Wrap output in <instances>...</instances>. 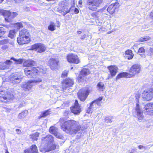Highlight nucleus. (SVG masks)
<instances>
[{
  "label": "nucleus",
  "mask_w": 153,
  "mask_h": 153,
  "mask_svg": "<svg viewBox=\"0 0 153 153\" xmlns=\"http://www.w3.org/2000/svg\"><path fill=\"white\" fill-rule=\"evenodd\" d=\"M64 121V118H62L59 122L62 129L67 133L71 134L78 133L79 137L81 136L83 131L78 122L73 120Z\"/></svg>",
  "instance_id": "obj_1"
},
{
  "label": "nucleus",
  "mask_w": 153,
  "mask_h": 153,
  "mask_svg": "<svg viewBox=\"0 0 153 153\" xmlns=\"http://www.w3.org/2000/svg\"><path fill=\"white\" fill-rule=\"evenodd\" d=\"M142 97L141 95L137 94L136 95V101L137 103H136V106L135 110L137 113V117L139 121H141L143 118L144 116L140 107L138 103L141 102L142 99L147 101H149L152 99L153 97V91L152 88L150 90H145L143 93Z\"/></svg>",
  "instance_id": "obj_2"
},
{
  "label": "nucleus",
  "mask_w": 153,
  "mask_h": 153,
  "mask_svg": "<svg viewBox=\"0 0 153 153\" xmlns=\"http://www.w3.org/2000/svg\"><path fill=\"white\" fill-rule=\"evenodd\" d=\"M29 35V32L27 29H22L20 31L19 36L17 38L18 43L20 45L29 43L30 41Z\"/></svg>",
  "instance_id": "obj_3"
},
{
  "label": "nucleus",
  "mask_w": 153,
  "mask_h": 153,
  "mask_svg": "<svg viewBox=\"0 0 153 153\" xmlns=\"http://www.w3.org/2000/svg\"><path fill=\"white\" fill-rule=\"evenodd\" d=\"M102 1L103 0H87V6L89 10L95 11Z\"/></svg>",
  "instance_id": "obj_4"
},
{
  "label": "nucleus",
  "mask_w": 153,
  "mask_h": 153,
  "mask_svg": "<svg viewBox=\"0 0 153 153\" xmlns=\"http://www.w3.org/2000/svg\"><path fill=\"white\" fill-rule=\"evenodd\" d=\"M13 96L10 92L1 91H0V101L7 102L12 98Z\"/></svg>",
  "instance_id": "obj_5"
},
{
  "label": "nucleus",
  "mask_w": 153,
  "mask_h": 153,
  "mask_svg": "<svg viewBox=\"0 0 153 153\" xmlns=\"http://www.w3.org/2000/svg\"><path fill=\"white\" fill-rule=\"evenodd\" d=\"M42 81L41 79L39 78L34 80H30L25 82L22 86V88L25 91L30 90L33 85L34 83H37Z\"/></svg>",
  "instance_id": "obj_6"
},
{
  "label": "nucleus",
  "mask_w": 153,
  "mask_h": 153,
  "mask_svg": "<svg viewBox=\"0 0 153 153\" xmlns=\"http://www.w3.org/2000/svg\"><path fill=\"white\" fill-rule=\"evenodd\" d=\"M141 70V67L138 64L133 65L129 70V72L131 77H133L135 74L139 73Z\"/></svg>",
  "instance_id": "obj_7"
},
{
  "label": "nucleus",
  "mask_w": 153,
  "mask_h": 153,
  "mask_svg": "<svg viewBox=\"0 0 153 153\" xmlns=\"http://www.w3.org/2000/svg\"><path fill=\"white\" fill-rule=\"evenodd\" d=\"M30 50L36 51L38 52L41 53L45 50L46 47L44 45L39 43L32 45L30 47Z\"/></svg>",
  "instance_id": "obj_8"
},
{
  "label": "nucleus",
  "mask_w": 153,
  "mask_h": 153,
  "mask_svg": "<svg viewBox=\"0 0 153 153\" xmlns=\"http://www.w3.org/2000/svg\"><path fill=\"white\" fill-rule=\"evenodd\" d=\"M68 61L70 63L78 64L80 62V61L77 55L75 54H70L67 56Z\"/></svg>",
  "instance_id": "obj_9"
},
{
  "label": "nucleus",
  "mask_w": 153,
  "mask_h": 153,
  "mask_svg": "<svg viewBox=\"0 0 153 153\" xmlns=\"http://www.w3.org/2000/svg\"><path fill=\"white\" fill-rule=\"evenodd\" d=\"M59 61L58 59L56 57H52L48 61V64L51 69L54 70L57 68Z\"/></svg>",
  "instance_id": "obj_10"
},
{
  "label": "nucleus",
  "mask_w": 153,
  "mask_h": 153,
  "mask_svg": "<svg viewBox=\"0 0 153 153\" xmlns=\"http://www.w3.org/2000/svg\"><path fill=\"white\" fill-rule=\"evenodd\" d=\"M74 84V81L72 79H66L64 80L62 82V88L64 90H66L68 88L72 86Z\"/></svg>",
  "instance_id": "obj_11"
},
{
  "label": "nucleus",
  "mask_w": 153,
  "mask_h": 153,
  "mask_svg": "<svg viewBox=\"0 0 153 153\" xmlns=\"http://www.w3.org/2000/svg\"><path fill=\"white\" fill-rule=\"evenodd\" d=\"M88 94V91L84 89L80 90L77 93L79 98L82 101L85 100Z\"/></svg>",
  "instance_id": "obj_12"
},
{
  "label": "nucleus",
  "mask_w": 153,
  "mask_h": 153,
  "mask_svg": "<svg viewBox=\"0 0 153 153\" xmlns=\"http://www.w3.org/2000/svg\"><path fill=\"white\" fill-rule=\"evenodd\" d=\"M144 111L146 114L150 115H153V103H149L144 107Z\"/></svg>",
  "instance_id": "obj_13"
},
{
  "label": "nucleus",
  "mask_w": 153,
  "mask_h": 153,
  "mask_svg": "<svg viewBox=\"0 0 153 153\" xmlns=\"http://www.w3.org/2000/svg\"><path fill=\"white\" fill-rule=\"evenodd\" d=\"M120 6V4L117 1L111 4L107 9V11L111 14H113L114 12L116 9L118 8Z\"/></svg>",
  "instance_id": "obj_14"
},
{
  "label": "nucleus",
  "mask_w": 153,
  "mask_h": 153,
  "mask_svg": "<svg viewBox=\"0 0 153 153\" xmlns=\"http://www.w3.org/2000/svg\"><path fill=\"white\" fill-rule=\"evenodd\" d=\"M71 112L74 114H78L80 113V108L77 100H75L74 105L71 108Z\"/></svg>",
  "instance_id": "obj_15"
},
{
  "label": "nucleus",
  "mask_w": 153,
  "mask_h": 153,
  "mask_svg": "<svg viewBox=\"0 0 153 153\" xmlns=\"http://www.w3.org/2000/svg\"><path fill=\"white\" fill-rule=\"evenodd\" d=\"M24 153H38L37 147L35 145H33L30 148L25 150Z\"/></svg>",
  "instance_id": "obj_16"
},
{
  "label": "nucleus",
  "mask_w": 153,
  "mask_h": 153,
  "mask_svg": "<svg viewBox=\"0 0 153 153\" xmlns=\"http://www.w3.org/2000/svg\"><path fill=\"white\" fill-rule=\"evenodd\" d=\"M33 68H32L30 70V68H27L25 69V74L28 77H32L35 75H36L35 73H33Z\"/></svg>",
  "instance_id": "obj_17"
},
{
  "label": "nucleus",
  "mask_w": 153,
  "mask_h": 153,
  "mask_svg": "<svg viewBox=\"0 0 153 153\" xmlns=\"http://www.w3.org/2000/svg\"><path fill=\"white\" fill-rule=\"evenodd\" d=\"M110 71V74L112 76H114L117 72V67L115 65H111L108 67Z\"/></svg>",
  "instance_id": "obj_18"
},
{
  "label": "nucleus",
  "mask_w": 153,
  "mask_h": 153,
  "mask_svg": "<svg viewBox=\"0 0 153 153\" xmlns=\"http://www.w3.org/2000/svg\"><path fill=\"white\" fill-rule=\"evenodd\" d=\"M89 73V71L88 69L86 68H83L80 72V74L78 76V79L80 80V79L82 78V76H85Z\"/></svg>",
  "instance_id": "obj_19"
},
{
  "label": "nucleus",
  "mask_w": 153,
  "mask_h": 153,
  "mask_svg": "<svg viewBox=\"0 0 153 153\" xmlns=\"http://www.w3.org/2000/svg\"><path fill=\"white\" fill-rule=\"evenodd\" d=\"M33 73H35L36 75L37 74H41V73L42 74H45L46 73V71L44 69L38 67L33 68Z\"/></svg>",
  "instance_id": "obj_20"
},
{
  "label": "nucleus",
  "mask_w": 153,
  "mask_h": 153,
  "mask_svg": "<svg viewBox=\"0 0 153 153\" xmlns=\"http://www.w3.org/2000/svg\"><path fill=\"white\" fill-rule=\"evenodd\" d=\"M102 97H100L97 100H96L90 104V107L91 108L93 107V106L94 107L96 106V105L99 106L100 105L101 101L102 100Z\"/></svg>",
  "instance_id": "obj_21"
},
{
  "label": "nucleus",
  "mask_w": 153,
  "mask_h": 153,
  "mask_svg": "<svg viewBox=\"0 0 153 153\" xmlns=\"http://www.w3.org/2000/svg\"><path fill=\"white\" fill-rule=\"evenodd\" d=\"M125 77V78H131L130 73L127 72H122L118 74L116 76V79H118L119 78Z\"/></svg>",
  "instance_id": "obj_22"
},
{
  "label": "nucleus",
  "mask_w": 153,
  "mask_h": 153,
  "mask_svg": "<svg viewBox=\"0 0 153 153\" xmlns=\"http://www.w3.org/2000/svg\"><path fill=\"white\" fill-rule=\"evenodd\" d=\"M35 64V62L31 60H29L25 61L23 63V65L24 66L32 67Z\"/></svg>",
  "instance_id": "obj_23"
},
{
  "label": "nucleus",
  "mask_w": 153,
  "mask_h": 153,
  "mask_svg": "<svg viewBox=\"0 0 153 153\" xmlns=\"http://www.w3.org/2000/svg\"><path fill=\"white\" fill-rule=\"evenodd\" d=\"M42 140L43 142L47 141L48 143H53V137L51 135H48L44 138L43 137Z\"/></svg>",
  "instance_id": "obj_24"
},
{
  "label": "nucleus",
  "mask_w": 153,
  "mask_h": 153,
  "mask_svg": "<svg viewBox=\"0 0 153 153\" xmlns=\"http://www.w3.org/2000/svg\"><path fill=\"white\" fill-rule=\"evenodd\" d=\"M21 78L20 76H13L11 78V80L12 81V83H18L21 81Z\"/></svg>",
  "instance_id": "obj_25"
},
{
  "label": "nucleus",
  "mask_w": 153,
  "mask_h": 153,
  "mask_svg": "<svg viewBox=\"0 0 153 153\" xmlns=\"http://www.w3.org/2000/svg\"><path fill=\"white\" fill-rule=\"evenodd\" d=\"M125 53L128 59H131L133 58L134 55L131 50H128L126 51Z\"/></svg>",
  "instance_id": "obj_26"
},
{
  "label": "nucleus",
  "mask_w": 153,
  "mask_h": 153,
  "mask_svg": "<svg viewBox=\"0 0 153 153\" xmlns=\"http://www.w3.org/2000/svg\"><path fill=\"white\" fill-rule=\"evenodd\" d=\"M28 114V111L27 110H25L20 113H19L18 117V119H21L25 117Z\"/></svg>",
  "instance_id": "obj_27"
},
{
  "label": "nucleus",
  "mask_w": 153,
  "mask_h": 153,
  "mask_svg": "<svg viewBox=\"0 0 153 153\" xmlns=\"http://www.w3.org/2000/svg\"><path fill=\"white\" fill-rule=\"evenodd\" d=\"M106 8V7H104L102 9H100L98 11L94 12L91 14L92 16L93 17L98 18L100 15L99 13L102 12Z\"/></svg>",
  "instance_id": "obj_28"
},
{
  "label": "nucleus",
  "mask_w": 153,
  "mask_h": 153,
  "mask_svg": "<svg viewBox=\"0 0 153 153\" xmlns=\"http://www.w3.org/2000/svg\"><path fill=\"white\" fill-rule=\"evenodd\" d=\"M50 25L48 27V29L50 30L53 31L56 30V25L54 22H51L50 23Z\"/></svg>",
  "instance_id": "obj_29"
},
{
  "label": "nucleus",
  "mask_w": 153,
  "mask_h": 153,
  "mask_svg": "<svg viewBox=\"0 0 153 153\" xmlns=\"http://www.w3.org/2000/svg\"><path fill=\"white\" fill-rule=\"evenodd\" d=\"M39 136V133L36 132L33 134L30 135V138L33 140H37Z\"/></svg>",
  "instance_id": "obj_30"
},
{
  "label": "nucleus",
  "mask_w": 153,
  "mask_h": 153,
  "mask_svg": "<svg viewBox=\"0 0 153 153\" xmlns=\"http://www.w3.org/2000/svg\"><path fill=\"white\" fill-rule=\"evenodd\" d=\"M16 33V32L15 30H11L9 31L8 36L12 39H13L15 37Z\"/></svg>",
  "instance_id": "obj_31"
},
{
  "label": "nucleus",
  "mask_w": 153,
  "mask_h": 153,
  "mask_svg": "<svg viewBox=\"0 0 153 153\" xmlns=\"http://www.w3.org/2000/svg\"><path fill=\"white\" fill-rule=\"evenodd\" d=\"M49 131L50 132L53 134L54 135L57 132L58 128L54 126H51L50 128Z\"/></svg>",
  "instance_id": "obj_32"
},
{
  "label": "nucleus",
  "mask_w": 153,
  "mask_h": 153,
  "mask_svg": "<svg viewBox=\"0 0 153 153\" xmlns=\"http://www.w3.org/2000/svg\"><path fill=\"white\" fill-rule=\"evenodd\" d=\"M151 38L149 36H145L139 38L138 39V41L139 42H143L149 40Z\"/></svg>",
  "instance_id": "obj_33"
},
{
  "label": "nucleus",
  "mask_w": 153,
  "mask_h": 153,
  "mask_svg": "<svg viewBox=\"0 0 153 153\" xmlns=\"http://www.w3.org/2000/svg\"><path fill=\"white\" fill-rule=\"evenodd\" d=\"M98 89L101 91H103L104 89V84L102 82H100L97 85Z\"/></svg>",
  "instance_id": "obj_34"
},
{
  "label": "nucleus",
  "mask_w": 153,
  "mask_h": 153,
  "mask_svg": "<svg viewBox=\"0 0 153 153\" xmlns=\"http://www.w3.org/2000/svg\"><path fill=\"white\" fill-rule=\"evenodd\" d=\"M50 114V111L49 110H47L42 112L40 115V117H45Z\"/></svg>",
  "instance_id": "obj_35"
},
{
  "label": "nucleus",
  "mask_w": 153,
  "mask_h": 153,
  "mask_svg": "<svg viewBox=\"0 0 153 153\" xmlns=\"http://www.w3.org/2000/svg\"><path fill=\"white\" fill-rule=\"evenodd\" d=\"M14 18L9 13H8V15L7 16H6L5 18V19L6 21L8 22H12L13 19Z\"/></svg>",
  "instance_id": "obj_36"
},
{
  "label": "nucleus",
  "mask_w": 153,
  "mask_h": 153,
  "mask_svg": "<svg viewBox=\"0 0 153 153\" xmlns=\"http://www.w3.org/2000/svg\"><path fill=\"white\" fill-rule=\"evenodd\" d=\"M70 8L68 6H66L65 7H64L63 8V12L64 13L63 15L65 16L66 14L69 13L70 11Z\"/></svg>",
  "instance_id": "obj_37"
},
{
  "label": "nucleus",
  "mask_w": 153,
  "mask_h": 153,
  "mask_svg": "<svg viewBox=\"0 0 153 153\" xmlns=\"http://www.w3.org/2000/svg\"><path fill=\"white\" fill-rule=\"evenodd\" d=\"M51 144H52L51 145V148H50L49 149H47V151H51L52 150H54L55 149L57 148L58 149L59 148V146L58 145H57L56 144H53V143H51Z\"/></svg>",
  "instance_id": "obj_38"
},
{
  "label": "nucleus",
  "mask_w": 153,
  "mask_h": 153,
  "mask_svg": "<svg viewBox=\"0 0 153 153\" xmlns=\"http://www.w3.org/2000/svg\"><path fill=\"white\" fill-rule=\"evenodd\" d=\"M112 117H106L105 119V123H111L112 122Z\"/></svg>",
  "instance_id": "obj_39"
},
{
  "label": "nucleus",
  "mask_w": 153,
  "mask_h": 153,
  "mask_svg": "<svg viewBox=\"0 0 153 153\" xmlns=\"http://www.w3.org/2000/svg\"><path fill=\"white\" fill-rule=\"evenodd\" d=\"M5 32L4 28L2 27H0V38L3 36Z\"/></svg>",
  "instance_id": "obj_40"
},
{
  "label": "nucleus",
  "mask_w": 153,
  "mask_h": 153,
  "mask_svg": "<svg viewBox=\"0 0 153 153\" xmlns=\"http://www.w3.org/2000/svg\"><path fill=\"white\" fill-rule=\"evenodd\" d=\"M10 59L13 60L14 61L16 62L17 64H21L23 62V60L22 59H16L13 57L11 58Z\"/></svg>",
  "instance_id": "obj_41"
},
{
  "label": "nucleus",
  "mask_w": 153,
  "mask_h": 153,
  "mask_svg": "<svg viewBox=\"0 0 153 153\" xmlns=\"http://www.w3.org/2000/svg\"><path fill=\"white\" fill-rule=\"evenodd\" d=\"M8 68V66L5 64V63L0 64V70H4Z\"/></svg>",
  "instance_id": "obj_42"
},
{
  "label": "nucleus",
  "mask_w": 153,
  "mask_h": 153,
  "mask_svg": "<svg viewBox=\"0 0 153 153\" xmlns=\"http://www.w3.org/2000/svg\"><path fill=\"white\" fill-rule=\"evenodd\" d=\"M5 64L8 67V68L9 67L10 65H12L13 63V62L10 60H7L5 62Z\"/></svg>",
  "instance_id": "obj_43"
},
{
  "label": "nucleus",
  "mask_w": 153,
  "mask_h": 153,
  "mask_svg": "<svg viewBox=\"0 0 153 153\" xmlns=\"http://www.w3.org/2000/svg\"><path fill=\"white\" fill-rule=\"evenodd\" d=\"M54 135L57 138L60 139H63V136L60 134L58 133H57L56 134Z\"/></svg>",
  "instance_id": "obj_44"
},
{
  "label": "nucleus",
  "mask_w": 153,
  "mask_h": 153,
  "mask_svg": "<svg viewBox=\"0 0 153 153\" xmlns=\"http://www.w3.org/2000/svg\"><path fill=\"white\" fill-rule=\"evenodd\" d=\"M145 52V50L143 47H140L139 48L138 51V52L139 53H144Z\"/></svg>",
  "instance_id": "obj_45"
},
{
  "label": "nucleus",
  "mask_w": 153,
  "mask_h": 153,
  "mask_svg": "<svg viewBox=\"0 0 153 153\" xmlns=\"http://www.w3.org/2000/svg\"><path fill=\"white\" fill-rule=\"evenodd\" d=\"M51 143H48V145L45 147V152H49L50 151H47V149H49L50 148H51Z\"/></svg>",
  "instance_id": "obj_46"
},
{
  "label": "nucleus",
  "mask_w": 153,
  "mask_h": 153,
  "mask_svg": "<svg viewBox=\"0 0 153 153\" xmlns=\"http://www.w3.org/2000/svg\"><path fill=\"white\" fill-rule=\"evenodd\" d=\"M68 71H64L62 74V77H65L67 76Z\"/></svg>",
  "instance_id": "obj_47"
},
{
  "label": "nucleus",
  "mask_w": 153,
  "mask_h": 153,
  "mask_svg": "<svg viewBox=\"0 0 153 153\" xmlns=\"http://www.w3.org/2000/svg\"><path fill=\"white\" fill-rule=\"evenodd\" d=\"M149 54L150 56L153 55V48H150L149 50Z\"/></svg>",
  "instance_id": "obj_48"
},
{
  "label": "nucleus",
  "mask_w": 153,
  "mask_h": 153,
  "mask_svg": "<svg viewBox=\"0 0 153 153\" xmlns=\"http://www.w3.org/2000/svg\"><path fill=\"white\" fill-rule=\"evenodd\" d=\"M88 109L87 110V112L88 113H90L91 112V109L94 108V107L93 106V107H92L91 108L90 107V104H88Z\"/></svg>",
  "instance_id": "obj_49"
},
{
  "label": "nucleus",
  "mask_w": 153,
  "mask_h": 153,
  "mask_svg": "<svg viewBox=\"0 0 153 153\" xmlns=\"http://www.w3.org/2000/svg\"><path fill=\"white\" fill-rule=\"evenodd\" d=\"M16 25L18 29H19L23 27L22 24L21 23H17Z\"/></svg>",
  "instance_id": "obj_50"
},
{
  "label": "nucleus",
  "mask_w": 153,
  "mask_h": 153,
  "mask_svg": "<svg viewBox=\"0 0 153 153\" xmlns=\"http://www.w3.org/2000/svg\"><path fill=\"white\" fill-rule=\"evenodd\" d=\"M9 13L14 18L18 15L17 13L16 12H13L12 13Z\"/></svg>",
  "instance_id": "obj_51"
},
{
  "label": "nucleus",
  "mask_w": 153,
  "mask_h": 153,
  "mask_svg": "<svg viewBox=\"0 0 153 153\" xmlns=\"http://www.w3.org/2000/svg\"><path fill=\"white\" fill-rule=\"evenodd\" d=\"M7 42V41L6 39L0 41V44L3 45L6 44Z\"/></svg>",
  "instance_id": "obj_52"
},
{
  "label": "nucleus",
  "mask_w": 153,
  "mask_h": 153,
  "mask_svg": "<svg viewBox=\"0 0 153 153\" xmlns=\"http://www.w3.org/2000/svg\"><path fill=\"white\" fill-rule=\"evenodd\" d=\"M24 10L26 11H28L30 10L29 8L27 7H23Z\"/></svg>",
  "instance_id": "obj_53"
},
{
  "label": "nucleus",
  "mask_w": 153,
  "mask_h": 153,
  "mask_svg": "<svg viewBox=\"0 0 153 153\" xmlns=\"http://www.w3.org/2000/svg\"><path fill=\"white\" fill-rule=\"evenodd\" d=\"M138 148L139 149H141L143 148L146 149L147 148V146H145L142 145H140L138 146Z\"/></svg>",
  "instance_id": "obj_54"
},
{
  "label": "nucleus",
  "mask_w": 153,
  "mask_h": 153,
  "mask_svg": "<svg viewBox=\"0 0 153 153\" xmlns=\"http://www.w3.org/2000/svg\"><path fill=\"white\" fill-rule=\"evenodd\" d=\"M25 104V102L24 101L22 102L19 105V107H21L24 105Z\"/></svg>",
  "instance_id": "obj_55"
},
{
  "label": "nucleus",
  "mask_w": 153,
  "mask_h": 153,
  "mask_svg": "<svg viewBox=\"0 0 153 153\" xmlns=\"http://www.w3.org/2000/svg\"><path fill=\"white\" fill-rule=\"evenodd\" d=\"M74 13L75 14H77L79 13V10L77 8H75L74 10Z\"/></svg>",
  "instance_id": "obj_56"
},
{
  "label": "nucleus",
  "mask_w": 153,
  "mask_h": 153,
  "mask_svg": "<svg viewBox=\"0 0 153 153\" xmlns=\"http://www.w3.org/2000/svg\"><path fill=\"white\" fill-rule=\"evenodd\" d=\"M16 131L17 133L18 134H19L21 133V131L19 129H16Z\"/></svg>",
  "instance_id": "obj_57"
},
{
  "label": "nucleus",
  "mask_w": 153,
  "mask_h": 153,
  "mask_svg": "<svg viewBox=\"0 0 153 153\" xmlns=\"http://www.w3.org/2000/svg\"><path fill=\"white\" fill-rule=\"evenodd\" d=\"M82 1L81 0H79V4L80 5L79 7H81V5H82Z\"/></svg>",
  "instance_id": "obj_58"
},
{
  "label": "nucleus",
  "mask_w": 153,
  "mask_h": 153,
  "mask_svg": "<svg viewBox=\"0 0 153 153\" xmlns=\"http://www.w3.org/2000/svg\"><path fill=\"white\" fill-rule=\"evenodd\" d=\"M86 35L85 34H84L83 36H82L81 37V39L82 40L84 39Z\"/></svg>",
  "instance_id": "obj_59"
},
{
  "label": "nucleus",
  "mask_w": 153,
  "mask_h": 153,
  "mask_svg": "<svg viewBox=\"0 0 153 153\" xmlns=\"http://www.w3.org/2000/svg\"><path fill=\"white\" fill-rule=\"evenodd\" d=\"M136 151L135 149H131L129 152V153H134L135 151Z\"/></svg>",
  "instance_id": "obj_60"
},
{
  "label": "nucleus",
  "mask_w": 153,
  "mask_h": 153,
  "mask_svg": "<svg viewBox=\"0 0 153 153\" xmlns=\"http://www.w3.org/2000/svg\"><path fill=\"white\" fill-rule=\"evenodd\" d=\"M24 0H14L15 2H21L23 1Z\"/></svg>",
  "instance_id": "obj_61"
},
{
  "label": "nucleus",
  "mask_w": 153,
  "mask_h": 153,
  "mask_svg": "<svg viewBox=\"0 0 153 153\" xmlns=\"http://www.w3.org/2000/svg\"><path fill=\"white\" fill-rule=\"evenodd\" d=\"M57 27H59L60 26V24L59 22L58 21H57Z\"/></svg>",
  "instance_id": "obj_62"
},
{
  "label": "nucleus",
  "mask_w": 153,
  "mask_h": 153,
  "mask_svg": "<svg viewBox=\"0 0 153 153\" xmlns=\"http://www.w3.org/2000/svg\"><path fill=\"white\" fill-rule=\"evenodd\" d=\"M82 33V32L80 31H77V33L78 34H79Z\"/></svg>",
  "instance_id": "obj_63"
},
{
  "label": "nucleus",
  "mask_w": 153,
  "mask_h": 153,
  "mask_svg": "<svg viewBox=\"0 0 153 153\" xmlns=\"http://www.w3.org/2000/svg\"><path fill=\"white\" fill-rule=\"evenodd\" d=\"M5 153H9L7 150H6V151Z\"/></svg>",
  "instance_id": "obj_64"
}]
</instances>
